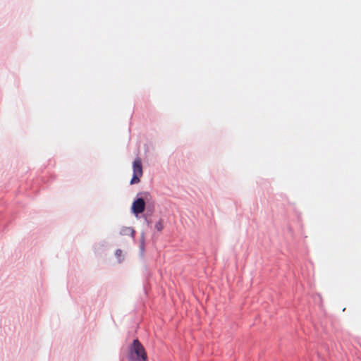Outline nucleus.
Here are the masks:
<instances>
[{
    "instance_id": "1",
    "label": "nucleus",
    "mask_w": 361,
    "mask_h": 361,
    "mask_svg": "<svg viewBox=\"0 0 361 361\" xmlns=\"http://www.w3.org/2000/svg\"><path fill=\"white\" fill-rule=\"evenodd\" d=\"M128 359L130 361H147L146 351L137 339H135L133 342Z\"/></svg>"
},
{
    "instance_id": "2",
    "label": "nucleus",
    "mask_w": 361,
    "mask_h": 361,
    "mask_svg": "<svg viewBox=\"0 0 361 361\" xmlns=\"http://www.w3.org/2000/svg\"><path fill=\"white\" fill-rule=\"evenodd\" d=\"M133 176L130 180V184H136L140 182V178L142 176V161L140 158L134 160L133 164Z\"/></svg>"
},
{
    "instance_id": "3",
    "label": "nucleus",
    "mask_w": 361,
    "mask_h": 361,
    "mask_svg": "<svg viewBox=\"0 0 361 361\" xmlns=\"http://www.w3.org/2000/svg\"><path fill=\"white\" fill-rule=\"evenodd\" d=\"M145 202L142 198H138L133 202L132 210L133 212L137 215L145 211Z\"/></svg>"
},
{
    "instance_id": "4",
    "label": "nucleus",
    "mask_w": 361,
    "mask_h": 361,
    "mask_svg": "<svg viewBox=\"0 0 361 361\" xmlns=\"http://www.w3.org/2000/svg\"><path fill=\"white\" fill-rule=\"evenodd\" d=\"M134 230L130 227H123L120 231V234L122 235H128L133 237Z\"/></svg>"
},
{
    "instance_id": "5",
    "label": "nucleus",
    "mask_w": 361,
    "mask_h": 361,
    "mask_svg": "<svg viewBox=\"0 0 361 361\" xmlns=\"http://www.w3.org/2000/svg\"><path fill=\"white\" fill-rule=\"evenodd\" d=\"M155 228L158 231H161L164 228V224H163V221L161 219H160L158 222L156 223L155 224Z\"/></svg>"
},
{
    "instance_id": "6",
    "label": "nucleus",
    "mask_w": 361,
    "mask_h": 361,
    "mask_svg": "<svg viewBox=\"0 0 361 361\" xmlns=\"http://www.w3.org/2000/svg\"><path fill=\"white\" fill-rule=\"evenodd\" d=\"M121 254H122V251H121V250H117L116 251V255L118 257L121 256Z\"/></svg>"
}]
</instances>
